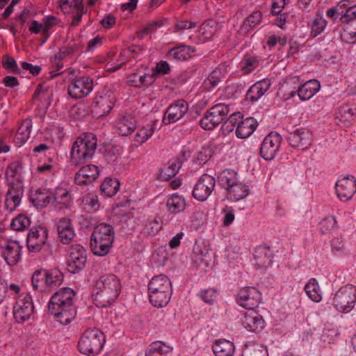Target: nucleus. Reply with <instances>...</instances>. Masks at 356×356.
I'll use <instances>...</instances> for the list:
<instances>
[{
  "label": "nucleus",
  "mask_w": 356,
  "mask_h": 356,
  "mask_svg": "<svg viewBox=\"0 0 356 356\" xmlns=\"http://www.w3.org/2000/svg\"><path fill=\"white\" fill-rule=\"evenodd\" d=\"M48 233V229L45 227L38 226L31 228L26 238L28 250L31 252H39L46 243Z\"/></svg>",
  "instance_id": "14"
},
{
  "label": "nucleus",
  "mask_w": 356,
  "mask_h": 356,
  "mask_svg": "<svg viewBox=\"0 0 356 356\" xmlns=\"http://www.w3.org/2000/svg\"><path fill=\"white\" fill-rule=\"evenodd\" d=\"M285 87L289 90L286 94L288 97H293L297 93L301 100H307L319 90L321 84L318 81L311 79L300 86L299 79L293 76L287 79Z\"/></svg>",
  "instance_id": "7"
},
{
  "label": "nucleus",
  "mask_w": 356,
  "mask_h": 356,
  "mask_svg": "<svg viewBox=\"0 0 356 356\" xmlns=\"http://www.w3.org/2000/svg\"><path fill=\"white\" fill-rule=\"evenodd\" d=\"M338 197L343 202L350 200L356 192V180L353 175L339 179L335 185Z\"/></svg>",
  "instance_id": "21"
},
{
  "label": "nucleus",
  "mask_w": 356,
  "mask_h": 356,
  "mask_svg": "<svg viewBox=\"0 0 356 356\" xmlns=\"http://www.w3.org/2000/svg\"><path fill=\"white\" fill-rule=\"evenodd\" d=\"M327 24V22L323 15L317 13L311 22V35L314 38L322 33Z\"/></svg>",
  "instance_id": "41"
},
{
  "label": "nucleus",
  "mask_w": 356,
  "mask_h": 356,
  "mask_svg": "<svg viewBox=\"0 0 356 356\" xmlns=\"http://www.w3.org/2000/svg\"><path fill=\"white\" fill-rule=\"evenodd\" d=\"M281 141L282 138L279 134L276 132L270 133L265 137L261 145V156L266 161L273 159L279 150Z\"/></svg>",
  "instance_id": "18"
},
{
  "label": "nucleus",
  "mask_w": 356,
  "mask_h": 356,
  "mask_svg": "<svg viewBox=\"0 0 356 356\" xmlns=\"http://www.w3.org/2000/svg\"><path fill=\"white\" fill-rule=\"evenodd\" d=\"M32 128V121L30 119L24 120L14 137V143L17 146L24 145L29 138Z\"/></svg>",
  "instance_id": "34"
},
{
  "label": "nucleus",
  "mask_w": 356,
  "mask_h": 356,
  "mask_svg": "<svg viewBox=\"0 0 356 356\" xmlns=\"http://www.w3.org/2000/svg\"><path fill=\"white\" fill-rule=\"evenodd\" d=\"M212 350L216 356H232L235 348L230 341L219 339L215 341Z\"/></svg>",
  "instance_id": "35"
},
{
  "label": "nucleus",
  "mask_w": 356,
  "mask_h": 356,
  "mask_svg": "<svg viewBox=\"0 0 356 356\" xmlns=\"http://www.w3.org/2000/svg\"><path fill=\"white\" fill-rule=\"evenodd\" d=\"M220 186L227 191L238 181L237 172L233 170H224L218 177Z\"/></svg>",
  "instance_id": "36"
},
{
  "label": "nucleus",
  "mask_w": 356,
  "mask_h": 356,
  "mask_svg": "<svg viewBox=\"0 0 356 356\" xmlns=\"http://www.w3.org/2000/svg\"><path fill=\"white\" fill-rule=\"evenodd\" d=\"M170 72V67L167 61L161 60L156 63L150 75L153 76L154 81L158 75H165Z\"/></svg>",
  "instance_id": "59"
},
{
  "label": "nucleus",
  "mask_w": 356,
  "mask_h": 356,
  "mask_svg": "<svg viewBox=\"0 0 356 356\" xmlns=\"http://www.w3.org/2000/svg\"><path fill=\"white\" fill-rule=\"evenodd\" d=\"M97 143V137L92 133H85L78 137L71 148V163L77 166L90 160L95 152Z\"/></svg>",
  "instance_id": "3"
},
{
  "label": "nucleus",
  "mask_w": 356,
  "mask_h": 356,
  "mask_svg": "<svg viewBox=\"0 0 356 356\" xmlns=\"http://www.w3.org/2000/svg\"><path fill=\"white\" fill-rule=\"evenodd\" d=\"M52 201L56 208H67L72 202V197L68 191L63 187H57L52 191Z\"/></svg>",
  "instance_id": "32"
},
{
  "label": "nucleus",
  "mask_w": 356,
  "mask_h": 356,
  "mask_svg": "<svg viewBox=\"0 0 356 356\" xmlns=\"http://www.w3.org/2000/svg\"><path fill=\"white\" fill-rule=\"evenodd\" d=\"M356 108L353 104H345L341 105L335 113L336 119L339 125L348 126L354 120Z\"/></svg>",
  "instance_id": "31"
},
{
  "label": "nucleus",
  "mask_w": 356,
  "mask_h": 356,
  "mask_svg": "<svg viewBox=\"0 0 356 356\" xmlns=\"http://www.w3.org/2000/svg\"><path fill=\"white\" fill-rule=\"evenodd\" d=\"M249 191V186L238 181L227 191V197L233 201H239L248 196Z\"/></svg>",
  "instance_id": "37"
},
{
  "label": "nucleus",
  "mask_w": 356,
  "mask_h": 356,
  "mask_svg": "<svg viewBox=\"0 0 356 356\" xmlns=\"http://www.w3.org/2000/svg\"><path fill=\"white\" fill-rule=\"evenodd\" d=\"M22 199L16 195L6 194L5 206L7 210L12 212L20 204Z\"/></svg>",
  "instance_id": "63"
},
{
  "label": "nucleus",
  "mask_w": 356,
  "mask_h": 356,
  "mask_svg": "<svg viewBox=\"0 0 356 356\" xmlns=\"http://www.w3.org/2000/svg\"><path fill=\"white\" fill-rule=\"evenodd\" d=\"M74 296L75 293L72 289L64 287L55 292L49 300V312L63 325H68L76 318Z\"/></svg>",
  "instance_id": "1"
},
{
  "label": "nucleus",
  "mask_w": 356,
  "mask_h": 356,
  "mask_svg": "<svg viewBox=\"0 0 356 356\" xmlns=\"http://www.w3.org/2000/svg\"><path fill=\"white\" fill-rule=\"evenodd\" d=\"M113 97L111 92H103L97 94L92 104V113L97 117L108 115L113 106Z\"/></svg>",
  "instance_id": "19"
},
{
  "label": "nucleus",
  "mask_w": 356,
  "mask_h": 356,
  "mask_svg": "<svg viewBox=\"0 0 356 356\" xmlns=\"http://www.w3.org/2000/svg\"><path fill=\"white\" fill-rule=\"evenodd\" d=\"M356 19V4H353L348 10L340 17L339 21L342 24H348L353 19Z\"/></svg>",
  "instance_id": "64"
},
{
  "label": "nucleus",
  "mask_w": 356,
  "mask_h": 356,
  "mask_svg": "<svg viewBox=\"0 0 356 356\" xmlns=\"http://www.w3.org/2000/svg\"><path fill=\"white\" fill-rule=\"evenodd\" d=\"M258 126L257 121L252 117L242 119L236 129V135L239 138L249 137Z\"/></svg>",
  "instance_id": "30"
},
{
  "label": "nucleus",
  "mask_w": 356,
  "mask_h": 356,
  "mask_svg": "<svg viewBox=\"0 0 356 356\" xmlns=\"http://www.w3.org/2000/svg\"><path fill=\"white\" fill-rule=\"evenodd\" d=\"M215 186L216 180L213 177L207 174L202 175L193 188V197L201 202L205 201L211 194Z\"/></svg>",
  "instance_id": "17"
},
{
  "label": "nucleus",
  "mask_w": 356,
  "mask_h": 356,
  "mask_svg": "<svg viewBox=\"0 0 356 356\" xmlns=\"http://www.w3.org/2000/svg\"><path fill=\"white\" fill-rule=\"evenodd\" d=\"M337 222L335 216H326L320 223V230L323 234L330 233L337 228Z\"/></svg>",
  "instance_id": "53"
},
{
  "label": "nucleus",
  "mask_w": 356,
  "mask_h": 356,
  "mask_svg": "<svg viewBox=\"0 0 356 356\" xmlns=\"http://www.w3.org/2000/svg\"><path fill=\"white\" fill-rule=\"evenodd\" d=\"M87 253L81 245H72L68 250L67 258V270L71 273H77L86 266Z\"/></svg>",
  "instance_id": "10"
},
{
  "label": "nucleus",
  "mask_w": 356,
  "mask_h": 356,
  "mask_svg": "<svg viewBox=\"0 0 356 356\" xmlns=\"http://www.w3.org/2000/svg\"><path fill=\"white\" fill-rule=\"evenodd\" d=\"M33 303L32 297L26 294L22 298H19L14 307L13 316L18 323H23L30 318L33 314Z\"/></svg>",
  "instance_id": "16"
},
{
  "label": "nucleus",
  "mask_w": 356,
  "mask_h": 356,
  "mask_svg": "<svg viewBox=\"0 0 356 356\" xmlns=\"http://www.w3.org/2000/svg\"><path fill=\"white\" fill-rule=\"evenodd\" d=\"M258 63L256 58L246 55L241 62L242 69L245 73H249L257 67Z\"/></svg>",
  "instance_id": "60"
},
{
  "label": "nucleus",
  "mask_w": 356,
  "mask_h": 356,
  "mask_svg": "<svg viewBox=\"0 0 356 356\" xmlns=\"http://www.w3.org/2000/svg\"><path fill=\"white\" fill-rule=\"evenodd\" d=\"M262 19L261 12L257 10L253 12L248 15L242 25L241 26V31L244 33H248L252 29L258 25Z\"/></svg>",
  "instance_id": "42"
},
{
  "label": "nucleus",
  "mask_w": 356,
  "mask_h": 356,
  "mask_svg": "<svg viewBox=\"0 0 356 356\" xmlns=\"http://www.w3.org/2000/svg\"><path fill=\"white\" fill-rule=\"evenodd\" d=\"M225 74L220 68H216L211 72L204 81V86L206 90H211L221 82Z\"/></svg>",
  "instance_id": "44"
},
{
  "label": "nucleus",
  "mask_w": 356,
  "mask_h": 356,
  "mask_svg": "<svg viewBox=\"0 0 356 356\" xmlns=\"http://www.w3.org/2000/svg\"><path fill=\"white\" fill-rule=\"evenodd\" d=\"M162 225L161 219L159 217L149 220L144 227V232L147 234L154 236L161 229Z\"/></svg>",
  "instance_id": "52"
},
{
  "label": "nucleus",
  "mask_w": 356,
  "mask_h": 356,
  "mask_svg": "<svg viewBox=\"0 0 356 356\" xmlns=\"http://www.w3.org/2000/svg\"><path fill=\"white\" fill-rule=\"evenodd\" d=\"M79 47L77 44L73 43L63 47L59 51L55 54V60H63L67 56H71L78 52Z\"/></svg>",
  "instance_id": "54"
},
{
  "label": "nucleus",
  "mask_w": 356,
  "mask_h": 356,
  "mask_svg": "<svg viewBox=\"0 0 356 356\" xmlns=\"http://www.w3.org/2000/svg\"><path fill=\"white\" fill-rule=\"evenodd\" d=\"M262 316L254 310L246 312L242 321L243 326L248 331L257 332L264 327Z\"/></svg>",
  "instance_id": "25"
},
{
  "label": "nucleus",
  "mask_w": 356,
  "mask_h": 356,
  "mask_svg": "<svg viewBox=\"0 0 356 356\" xmlns=\"http://www.w3.org/2000/svg\"><path fill=\"white\" fill-rule=\"evenodd\" d=\"M136 127V118L131 114L127 113L122 115L116 124L119 134L124 136L131 134Z\"/></svg>",
  "instance_id": "29"
},
{
  "label": "nucleus",
  "mask_w": 356,
  "mask_h": 356,
  "mask_svg": "<svg viewBox=\"0 0 356 356\" xmlns=\"http://www.w3.org/2000/svg\"><path fill=\"white\" fill-rule=\"evenodd\" d=\"M194 50L187 45H179L172 48L167 54V58L170 60L181 61L190 58Z\"/></svg>",
  "instance_id": "33"
},
{
  "label": "nucleus",
  "mask_w": 356,
  "mask_h": 356,
  "mask_svg": "<svg viewBox=\"0 0 356 356\" xmlns=\"http://www.w3.org/2000/svg\"><path fill=\"white\" fill-rule=\"evenodd\" d=\"M29 225L30 220L27 216L24 214L18 215L13 220L10 224L11 228L15 231H23Z\"/></svg>",
  "instance_id": "55"
},
{
  "label": "nucleus",
  "mask_w": 356,
  "mask_h": 356,
  "mask_svg": "<svg viewBox=\"0 0 356 356\" xmlns=\"http://www.w3.org/2000/svg\"><path fill=\"white\" fill-rule=\"evenodd\" d=\"M83 208L88 213H93L99 208L98 197L92 193L86 195L83 198Z\"/></svg>",
  "instance_id": "48"
},
{
  "label": "nucleus",
  "mask_w": 356,
  "mask_h": 356,
  "mask_svg": "<svg viewBox=\"0 0 356 356\" xmlns=\"http://www.w3.org/2000/svg\"><path fill=\"white\" fill-rule=\"evenodd\" d=\"M153 128L148 125L140 129L134 136V140L140 144L147 141L152 135Z\"/></svg>",
  "instance_id": "56"
},
{
  "label": "nucleus",
  "mask_w": 356,
  "mask_h": 356,
  "mask_svg": "<svg viewBox=\"0 0 356 356\" xmlns=\"http://www.w3.org/2000/svg\"><path fill=\"white\" fill-rule=\"evenodd\" d=\"M22 168V163L19 161H15L10 163L6 170L5 176L6 181H15L17 178L21 179Z\"/></svg>",
  "instance_id": "45"
},
{
  "label": "nucleus",
  "mask_w": 356,
  "mask_h": 356,
  "mask_svg": "<svg viewBox=\"0 0 356 356\" xmlns=\"http://www.w3.org/2000/svg\"><path fill=\"white\" fill-rule=\"evenodd\" d=\"M120 182L117 179L106 178L101 185V191L107 197H113L119 190Z\"/></svg>",
  "instance_id": "47"
},
{
  "label": "nucleus",
  "mask_w": 356,
  "mask_h": 356,
  "mask_svg": "<svg viewBox=\"0 0 356 356\" xmlns=\"http://www.w3.org/2000/svg\"><path fill=\"white\" fill-rule=\"evenodd\" d=\"M115 238L113 227L108 224L97 225L90 237V248L94 254L105 256L108 254Z\"/></svg>",
  "instance_id": "5"
},
{
  "label": "nucleus",
  "mask_w": 356,
  "mask_h": 356,
  "mask_svg": "<svg viewBox=\"0 0 356 356\" xmlns=\"http://www.w3.org/2000/svg\"><path fill=\"white\" fill-rule=\"evenodd\" d=\"M94 87L93 80L89 76H80L74 79L69 83L67 92L73 99H81L88 96Z\"/></svg>",
  "instance_id": "12"
},
{
  "label": "nucleus",
  "mask_w": 356,
  "mask_h": 356,
  "mask_svg": "<svg viewBox=\"0 0 356 356\" xmlns=\"http://www.w3.org/2000/svg\"><path fill=\"white\" fill-rule=\"evenodd\" d=\"M217 24L212 19H209L203 23L200 27L199 32L204 38V39H210L216 31Z\"/></svg>",
  "instance_id": "51"
},
{
  "label": "nucleus",
  "mask_w": 356,
  "mask_h": 356,
  "mask_svg": "<svg viewBox=\"0 0 356 356\" xmlns=\"http://www.w3.org/2000/svg\"><path fill=\"white\" fill-rule=\"evenodd\" d=\"M270 85L271 82L268 79H264L255 83L249 88L245 96L246 99L252 102H257L266 93Z\"/></svg>",
  "instance_id": "28"
},
{
  "label": "nucleus",
  "mask_w": 356,
  "mask_h": 356,
  "mask_svg": "<svg viewBox=\"0 0 356 356\" xmlns=\"http://www.w3.org/2000/svg\"><path fill=\"white\" fill-rule=\"evenodd\" d=\"M171 348L161 341L152 343L145 353V356H169Z\"/></svg>",
  "instance_id": "43"
},
{
  "label": "nucleus",
  "mask_w": 356,
  "mask_h": 356,
  "mask_svg": "<svg viewBox=\"0 0 356 356\" xmlns=\"http://www.w3.org/2000/svg\"><path fill=\"white\" fill-rule=\"evenodd\" d=\"M2 65L9 72L14 74H19L20 72V70L14 58L8 55L3 57Z\"/></svg>",
  "instance_id": "58"
},
{
  "label": "nucleus",
  "mask_w": 356,
  "mask_h": 356,
  "mask_svg": "<svg viewBox=\"0 0 356 356\" xmlns=\"http://www.w3.org/2000/svg\"><path fill=\"white\" fill-rule=\"evenodd\" d=\"M22 245L15 240H7L0 245L1 255L10 266L17 265L22 259Z\"/></svg>",
  "instance_id": "13"
},
{
  "label": "nucleus",
  "mask_w": 356,
  "mask_h": 356,
  "mask_svg": "<svg viewBox=\"0 0 356 356\" xmlns=\"http://www.w3.org/2000/svg\"><path fill=\"white\" fill-rule=\"evenodd\" d=\"M172 293V283L165 275L153 277L148 284V296L151 304L156 307H163L170 300Z\"/></svg>",
  "instance_id": "4"
},
{
  "label": "nucleus",
  "mask_w": 356,
  "mask_h": 356,
  "mask_svg": "<svg viewBox=\"0 0 356 356\" xmlns=\"http://www.w3.org/2000/svg\"><path fill=\"white\" fill-rule=\"evenodd\" d=\"M46 277L47 287L58 286L62 284L63 280V273L57 269L46 270Z\"/></svg>",
  "instance_id": "49"
},
{
  "label": "nucleus",
  "mask_w": 356,
  "mask_h": 356,
  "mask_svg": "<svg viewBox=\"0 0 356 356\" xmlns=\"http://www.w3.org/2000/svg\"><path fill=\"white\" fill-rule=\"evenodd\" d=\"M83 0H60V6L63 10L68 12V8L74 10L77 8H84Z\"/></svg>",
  "instance_id": "62"
},
{
  "label": "nucleus",
  "mask_w": 356,
  "mask_h": 356,
  "mask_svg": "<svg viewBox=\"0 0 356 356\" xmlns=\"http://www.w3.org/2000/svg\"><path fill=\"white\" fill-rule=\"evenodd\" d=\"M273 252L268 246L259 245L255 248L254 259L255 264L259 268H268L273 263Z\"/></svg>",
  "instance_id": "26"
},
{
  "label": "nucleus",
  "mask_w": 356,
  "mask_h": 356,
  "mask_svg": "<svg viewBox=\"0 0 356 356\" xmlns=\"http://www.w3.org/2000/svg\"><path fill=\"white\" fill-rule=\"evenodd\" d=\"M99 174L98 167L87 165L82 167L74 176V182L77 185H88L95 181Z\"/></svg>",
  "instance_id": "22"
},
{
  "label": "nucleus",
  "mask_w": 356,
  "mask_h": 356,
  "mask_svg": "<svg viewBox=\"0 0 356 356\" xmlns=\"http://www.w3.org/2000/svg\"><path fill=\"white\" fill-rule=\"evenodd\" d=\"M121 291L120 279L114 274L102 275L97 280L92 292V300L98 307L110 306Z\"/></svg>",
  "instance_id": "2"
},
{
  "label": "nucleus",
  "mask_w": 356,
  "mask_h": 356,
  "mask_svg": "<svg viewBox=\"0 0 356 356\" xmlns=\"http://www.w3.org/2000/svg\"><path fill=\"white\" fill-rule=\"evenodd\" d=\"M188 104L184 99H178L166 109L163 122L165 124L174 123L181 119L188 112Z\"/></svg>",
  "instance_id": "20"
},
{
  "label": "nucleus",
  "mask_w": 356,
  "mask_h": 356,
  "mask_svg": "<svg viewBox=\"0 0 356 356\" xmlns=\"http://www.w3.org/2000/svg\"><path fill=\"white\" fill-rule=\"evenodd\" d=\"M55 17L49 16L44 19L41 23L42 26V36L44 37L42 43H44L49 37V32L52 26L55 24Z\"/></svg>",
  "instance_id": "61"
},
{
  "label": "nucleus",
  "mask_w": 356,
  "mask_h": 356,
  "mask_svg": "<svg viewBox=\"0 0 356 356\" xmlns=\"http://www.w3.org/2000/svg\"><path fill=\"white\" fill-rule=\"evenodd\" d=\"M268 350L264 345L250 342L245 345L242 351V356H268Z\"/></svg>",
  "instance_id": "38"
},
{
  "label": "nucleus",
  "mask_w": 356,
  "mask_h": 356,
  "mask_svg": "<svg viewBox=\"0 0 356 356\" xmlns=\"http://www.w3.org/2000/svg\"><path fill=\"white\" fill-rule=\"evenodd\" d=\"M304 289L308 297L314 302H319L322 300L320 287L315 278H311Z\"/></svg>",
  "instance_id": "40"
},
{
  "label": "nucleus",
  "mask_w": 356,
  "mask_h": 356,
  "mask_svg": "<svg viewBox=\"0 0 356 356\" xmlns=\"http://www.w3.org/2000/svg\"><path fill=\"white\" fill-rule=\"evenodd\" d=\"M287 140L293 148L305 150L311 146L313 141V135L306 128H298L289 132Z\"/></svg>",
  "instance_id": "15"
},
{
  "label": "nucleus",
  "mask_w": 356,
  "mask_h": 356,
  "mask_svg": "<svg viewBox=\"0 0 356 356\" xmlns=\"http://www.w3.org/2000/svg\"><path fill=\"white\" fill-rule=\"evenodd\" d=\"M154 82L150 74L136 71L127 76V83L129 86L136 88L148 87Z\"/></svg>",
  "instance_id": "27"
},
{
  "label": "nucleus",
  "mask_w": 356,
  "mask_h": 356,
  "mask_svg": "<svg viewBox=\"0 0 356 356\" xmlns=\"http://www.w3.org/2000/svg\"><path fill=\"white\" fill-rule=\"evenodd\" d=\"M57 232L60 241L63 244L70 243L75 237V232L70 218H62L56 222Z\"/></svg>",
  "instance_id": "24"
},
{
  "label": "nucleus",
  "mask_w": 356,
  "mask_h": 356,
  "mask_svg": "<svg viewBox=\"0 0 356 356\" xmlns=\"http://www.w3.org/2000/svg\"><path fill=\"white\" fill-rule=\"evenodd\" d=\"M237 304L250 311L257 307L261 300V293L254 287L241 288L236 296Z\"/></svg>",
  "instance_id": "11"
},
{
  "label": "nucleus",
  "mask_w": 356,
  "mask_h": 356,
  "mask_svg": "<svg viewBox=\"0 0 356 356\" xmlns=\"http://www.w3.org/2000/svg\"><path fill=\"white\" fill-rule=\"evenodd\" d=\"M52 191L46 188H37L31 190L29 200L37 209H42L52 202Z\"/></svg>",
  "instance_id": "23"
},
{
  "label": "nucleus",
  "mask_w": 356,
  "mask_h": 356,
  "mask_svg": "<svg viewBox=\"0 0 356 356\" xmlns=\"http://www.w3.org/2000/svg\"><path fill=\"white\" fill-rule=\"evenodd\" d=\"M7 194L16 195V197L22 199L24 194V186L19 178H17L15 181H8V182H7Z\"/></svg>",
  "instance_id": "50"
},
{
  "label": "nucleus",
  "mask_w": 356,
  "mask_h": 356,
  "mask_svg": "<svg viewBox=\"0 0 356 356\" xmlns=\"http://www.w3.org/2000/svg\"><path fill=\"white\" fill-rule=\"evenodd\" d=\"M356 302V287L347 284L341 287L335 293L333 305L339 312L348 313L355 307Z\"/></svg>",
  "instance_id": "9"
},
{
  "label": "nucleus",
  "mask_w": 356,
  "mask_h": 356,
  "mask_svg": "<svg viewBox=\"0 0 356 356\" xmlns=\"http://www.w3.org/2000/svg\"><path fill=\"white\" fill-rule=\"evenodd\" d=\"M105 341V335L102 331L97 328H89L81 335L78 349L83 355L95 356L100 353Z\"/></svg>",
  "instance_id": "6"
},
{
  "label": "nucleus",
  "mask_w": 356,
  "mask_h": 356,
  "mask_svg": "<svg viewBox=\"0 0 356 356\" xmlns=\"http://www.w3.org/2000/svg\"><path fill=\"white\" fill-rule=\"evenodd\" d=\"M166 206L169 212L177 213L185 209L186 202L182 196L173 194L168 199Z\"/></svg>",
  "instance_id": "39"
},
{
  "label": "nucleus",
  "mask_w": 356,
  "mask_h": 356,
  "mask_svg": "<svg viewBox=\"0 0 356 356\" xmlns=\"http://www.w3.org/2000/svg\"><path fill=\"white\" fill-rule=\"evenodd\" d=\"M243 115L240 112L232 113L228 118H226L223 126L228 131H232L235 126H238V122L243 119Z\"/></svg>",
  "instance_id": "57"
},
{
  "label": "nucleus",
  "mask_w": 356,
  "mask_h": 356,
  "mask_svg": "<svg viewBox=\"0 0 356 356\" xmlns=\"http://www.w3.org/2000/svg\"><path fill=\"white\" fill-rule=\"evenodd\" d=\"M46 270L41 269L34 272L31 277L33 287L35 290L43 291L46 290Z\"/></svg>",
  "instance_id": "46"
},
{
  "label": "nucleus",
  "mask_w": 356,
  "mask_h": 356,
  "mask_svg": "<svg viewBox=\"0 0 356 356\" xmlns=\"http://www.w3.org/2000/svg\"><path fill=\"white\" fill-rule=\"evenodd\" d=\"M229 112V105L217 104L207 111L204 118L200 121V124L204 130H211L222 123Z\"/></svg>",
  "instance_id": "8"
}]
</instances>
